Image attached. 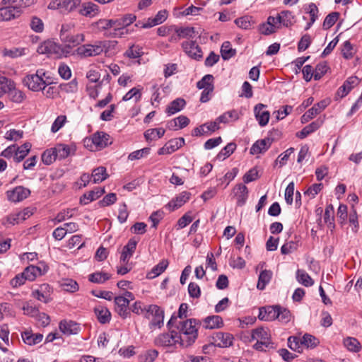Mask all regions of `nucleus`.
<instances>
[{
  "instance_id": "nucleus-21",
  "label": "nucleus",
  "mask_w": 362,
  "mask_h": 362,
  "mask_svg": "<svg viewBox=\"0 0 362 362\" xmlns=\"http://www.w3.org/2000/svg\"><path fill=\"white\" fill-rule=\"evenodd\" d=\"M265 106L263 104H257L254 108L255 117L260 126L266 125L270 117V113L268 110H264Z\"/></svg>"
},
{
  "instance_id": "nucleus-19",
  "label": "nucleus",
  "mask_w": 362,
  "mask_h": 362,
  "mask_svg": "<svg viewBox=\"0 0 362 362\" xmlns=\"http://www.w3.org/2000/svg\"><path fill=\"white\" fill-rule=\"evenodd\" d=\"M92 142L97 148L101 149L112 144L110 136L103 132H97L92 136Z\"/></svg>"
},
{
  "instance_id": "nucleus-41",
  "label": "nucleus",
  "mask_w": 362,
  "mask_h": 362,
  "mask_svg": "<svg viewBox=\"0 0 362 362\" xmlns=\"http://www.w3.org/2000/svg\"><path fill=\"white\" fill-rule=\"evenodd\" d=\"M221 57L224 60H228L235 55L236 50L231 47L230 42L226 41L221 48Z\"/></svg>"
},
{
  "instance_id": "nucleus-49",
  "label": "nucleus",
  "mask_w": 362,
  "mask_h": 362,
  "mask_svg": "<svg viewBox=\"0 0 362 362\" xmlns=\"http://www.w3.org/2000/svg\"><path fill=\"white\" fill-rule=\"evenodd\" d=\"M235 23L240 28L250 29L254 23L252 21V17L245 16L235 20Z\"/></svg>"
},
{
  "instance_id": "nucleus-9",
  "label": "nucleus",
  "mask_w": 362,
  "mask_h": 362,
  "mask_svg": "<svg viewBox=\"0 0 362 362\" xmlns=\"http://www.w3.org/2000/svg\"><path fill=\"white\" fill-rule=\"evenodd\" d=\"M329 103V102L327 100H323L315 104L313 107L310 108L301 117L302 123L308 122L317 115L320 114L326 108Z\"/></svg>"
},
{
  "instance_id": "nucleus-42",
  "label": "nucleus",
  "mask_w": 362,
  "mask_h": 362,
  "mask_svg": "<svg viewBox=\"0 0 362 362\" xmlns=\"http://www.w3.org/2000/svg\"><path fill=\"white\" fill-rule=\"evenodd\" d=\"M302 343L303 347L314 349L320 344V341L315 336L306 333L302 337Z\"/></svg>"
},
{
  "instance_id": "nucleus-1",
  "label": "nucleus",
  "mask_w": 362,
  "mask_h": 362,
  "mask_svg": "<svg viewBox=\"0 0 362 362\" xmlns=\"http://www.w3.org/2000/svg\"><path fill=\"white\" fill-rule=\"evenodd\" d=\"M35 0H2L0 8V21H8L18 18L22 13V8L33 4Z\"/></svg>"
},
{
  "instance_id": "nucleus-8",
  "label": "nucleus",
  "mask_w": 362,
  "mask_h": 362,
  "mask_svg": "<svg viewBox=\"0 0 362 362\" xmlns=\"http://www.w3.org/2000/svg\"><path fill=\"white\" fill-rule=\"evenodd\" d=\"M213 344L221 348H226L233 345V336L228 332H218L212 336Z\"/></svg>"
},
{
  "instance_id": "nucleus-5",
  "label": "nucleus",
  "mask_w": 362,
  "mask_h": 362,
  "mask_svg": "<svg viewBox=\"0 0 362 362\" xmlns=\"http://www.w3.org/2000/svg\"><path fill=\"white\" fill-rule=\"evenodd\" d=\"M152 319L150 322V327L160 328L163 325L164 310L157 305H149L146 309L145 317Z\"/></svg>"
},
{
  "instance_id": "nucleus-20",
  "label": "nucleus",
  "mask_w": 362,
  "mask_h": 362,
  "mask_svg": "<svg viewBox=\"0 0 362 362\" xmlns=\"http://www.w3.org/2000/svg\"><path fill=\"white\" fill-rule=\"evenodd\" d=\"M201 322L202 327L209 329H218L224 325L222 317L219 315L208 316Z\"/></svg>"
},
{
  "instance_id": "nucleus-16",
  "label": "nucleus",
  "mask_w": 362,
  "mask_h": 362,
  "mask_svg": "<svg viewBox=\"0 0 362 362\" xmlns=\"http://www.w3.org/2000/svg\"><path fill=\"white\" fill-rule=\"evenodd\" d=\"M218 122L215 121L205 123L198 127L194 128L192 132L193 136H200L204 134H209L211 132H214L219 129Z\"/></svg>"
},
{
  "instance_id": "nucleus-3",
  "label": "nucleus",
  "mask_w": 362,
  "mask_h": 362,
  "mask_svg": "<svg viewBox=\"0 0 362 362\" xmlns=\"http://www.w3.org/2000/svg\"><path fill=\"white\" fill-rule=\"evenodd\" d=\"M202 322L197 319H189L181 322L177 329H180V334L185 339V347L191 346L197 338V326H201Z\"/></svg>"
},
{
  "instance_id": "nucleus-32",
  "label": "nucleus",
  "mask_w": 362,
  "mask_h": 362,
  "mask_svg": "<svg viewBox=\"0 0 362 362\" xmlns=\"http://www.w3.org/2000/svg\"><path fill=\"white\" fill-rule=\"evenodd\" d=\"M94 311L98 320L100 323L105 324L110 322L111 319V313L107 308L98 306L95 308Z\"/></svg>"
},
{
  "instance_id": "nucleus-44",
  "label": "nucleus",
  "mask_w": 362,
  "mask_h": 362,
  "mask_svg": "<svg viewBox=\"0 0 362 362\" xmlns=\"http://www.w3.org/2000/svg\"><path fill=\"white\" fill-rule=\"evenodd\" d=\"M251 338L252 340L256 341L265 340L267 341H270L267 332L262 327H259L257 329H253L251 334Z\"/></svg>"
},
{
  "instance_id": "nucleus-12",
  "label": "nucleus",
  "mask_w": 362,
  "mask_h": 362,
  "mask_svg": "<svg viewBox=\"0 0 362 362\" xmlns=\"http://www.w3.org/2000/svg\"><path fill=\"white\" fill-rule=\"evenodd\" d=\"M115 311L123 319L130 316V311L128 308V298L122 296H117L115 298Z\"/></svg>"
},
{
  "instance_id": "nucleus-25",
  "label": "nucleus",
  "mask_w": 362,
  "mask_h": 362,
  "mask_svg": "<svg viewBox=\"0 0 362 362\" xmlns=\"http://www.w3.org/2000/svg\"><path fill=\"white\" fill-rule=\"evenodd\" d=\"M105 192V191L104 188L95 187L93 190L84 194L81 197L80 202L84 205L88 204L90 202L96 200L100 197Z\"/></svg>"
},
{
  "instance_id": "nucleus-43",
  "label": "nucleus",
  "mask_w": 362,
  "mask_h": 362,
  "mask_svg": "<svg viewBox=\"0 0 362 362\" xmlns=\"http://www.w3.org/2000/svg\"><path fill=\"white\" fill-rule=\"evenodd\" d=\"M175 33L180 38H193L195 36V29L193 27L176 28Z\"/></svg>"
},
{
  "instance_id": "nucleus-60",
  "label": "nucleus",
  "mask_w": 362,
  "mask_h": 362,
  "mask_svg": "<svg viewBox=\"0 0 362 362\" xmlns=\"http://www.w3.org/2000/svg\"><path fill=\"white\" fill-rule=\"evenodd\" d=\"M30 26L31 29L36 33H42L44 30V23L42 21L36 16L32 18Z\"/></svg>"
},
{
  "instance_id": "nucleus-26",
  "label": "nucleus",
  "mask_w": 362,
  "mask_h": 362,
  "mask_svg": "<svg viewBox=\"0 0 362 362\" xmlns=\"http://www.w3.org/2000/svg\"><path fill=\"white\" fill-rule=\"evenodd\" d=\"M269 138L257 140L250 148V153L252 155L264 153L270 146Z\"/></svg>"
},
{
  "instance_id": "nucleus-46",
  "label": "nucleus",
  "mask_w": 362,
  "mask_h": 362,
  "mask_svg": "<svg viewBox=\"0 0 362 362\" xmlns=\"http://www.w3.org/2000/svg\"><path fill=\"white\" fill-rule=\"evenodd\" d=\"M158 356V351L156 349H150L139 356V362H153Z\"/></svg>"
},
{
  "instance_id": "nucleus-59",
  "label": "nucleus",
  "mask_w": 362,
  "mask_h": 362,
  "mask_svg": "<svg viewBox=\"0 0 362 362\" xmlns=\"http://www.w3.org/2000/svg\"><path fill=\"white\" fill-rule=\"evenodd\" d=\"M136 16L132 13L126 14L122 18H118L119 22V29L131 25L136 21Z\"/></svg>"
},
{
  "instance_id": "nucleus-22",
  "label": "nucleus",
  "mask_w": 362,
  "mask_h": 362,
  "mask_svg": "<svg viewBox=\"0 0 362 362\" xmlns=\"http://www.w3.org/2000/svg\"><path fill=\"white\" fill-rule=\"evenodd\" d=\"M54 149L55 151V156H57L59 159L62 160L71 154H74L76 151V146L59 144H57Z\"/></svg>"
},
{
  "instance_id": "nucleus-23",
  "label": "nucleus",
  "mask_w": 362,
  "mask_h": 362,
  "mask_svg": "<svg viewBox=\"0 0 362 362\" xmlns=\"http://www.w3.org/2000/svg\"><path fill=\"white\" fill-rule=\"evenodd\" d=\"M191 194L188 192H182L177 195L175 199H172L168 204L167 207L170 211H174L181 207L185 203H186L190 198Z\"/></svg>"
},
{
  "instance_id": "nucleus-27",
  "label": "nucleus",
  "mask_w": 362,
  "mask_h": 362,
  "mask_svg": "<svg viewBox=\"0 0 362 362\" xmlns=\"http://www.w3.org/2000/svg\"><path fill=\"white\" fill-rule=\"evenodd\" d=\"M61 40L62 42L74 47L84 42L85 36L83 33H78L76 35L69 33L66 36L63 35Z\"/></svg>"
},
{
  "instance_id": "nucleus-58",
  "label": "nucleus",
  "mask_w": 362,
  "mask_h": 362,
  "mask_svg": "<svg viewBox=\"0 0 362 362\" xmlns=\"http://www.w3.org/2000/svg\"><path fill=\"white\" fill-rule=\"evenodd\" d=\"M328 66L326 62L319 63L314 71V79L320 80L327 73Z\"/></svg>"
},
{
  "instance_id": "nucleus-52",
  "label": "nucleus",
  "mask_w": 362,
  "mask_h": 362,
  "mask_svg": "<svg viewBox=\"0 0 362 362\" xmlns=\"http://www.w3.org/2000/svg\"><path fill=\"white\" fill-rule=\"evenodd\" d=\"M143 54L142 49L139 46L132 45L125 52L124 56L129 59H136Z\"/></svg>"
},
{
  "instance_id": "nucleus-62",
  "label": "nucleus",
  "mask_w": 362,
  "mask_h": 362,
  "mask_svg": "<svg viewBox=\"0 0 362 362\" xmlns=\"http://www.w3.org/2000/svg\"><path fill=\"white\" fill-rule=\"evenodd\" d=\"M293 110V107L290 105H284L281 109H279L277 111H274L273 112L274 114H276V119L277 121H279L281 119H283L286 116H287L288 114L291 112Z\"/></svg>"
},
{
  "instance_id": "nucleus-45",
  "label": "nucleus",
  "mask_w": 362,
  "mask_h": 362,
  "mask_svg": "<svg viewBox=\"0 0 362 362\" xmlns=\"http://www.w3.org/2000/svg\"><path fill=\"white\" fill-rule=\"evenodd\" d=\"M60 285L63 290L71 293L77 291L79 288L77 282L71 279L63 280Z\"/></svg>"
},
{
  "instance_id": "nucleus-31",
  "label": "nucleus",
  "mask_w": 362,
  "mask_h": 362,
  "mask_svg": "<svg viewBox=\"0 0 362 362\" xmlns=\"http://www.w3.org/2000/svg\"><path fill=\"white\" fill-rule=\"evenodd\" d=\"M168 261L167 259L161 260L157 265H156L146 275V278L152 279L162 274L168 266Z\"/></svg>"
},
{
  "instance_id": "nucleus-51",
  "label": "nucleus",
  "mask_w": 362,
  "mask_h": 362,
  "mask_svg": "<svg viewBox=\"0 0 362 362\" xmlns=\"http://www.w3.org/2000/svg\"><path fill=\"white\" fill-rule=\"evenodd\" d=\"M269 281L270 276L269 274V271H262L259 275L258 282L257 285V288L259 290L264 289L266 285L269 282Z\"/></svg>"
},
{
  "instance_id": "nucleus-6",
  "label": "nucleus",
  "mask_w": 362,
  "mask_h": 362,
  "mask_svg": "<svg viewBox=\"0 0 362 362\" xmlns=\"http://www.w3.org/2000/svg\"><path fill=\"white\" fill-rule=\"evenodd\" d=\"M45 75L42 69L37 70L36 74L27 75L23 80V84L33 91H39L42 89L45 81L42 76Z\"/></svg>"
},
{
  "instance_id": "nucleus-48",
  "label": "nucleus",
  "mask_w": 362,
  "mask_h": 362,
  "mask_svg": "<svg viewBox=\"0 0 362 362\" xmlns=\"http://www.w3.org/2000/svg\"><path fill=\"white\" fill-rule=\"evenodd\" d=\"M339 16V13L338 12H332L328 14L323 22V29L328 30L332 27L338 20Z\"/></svg>"
},
{
  "instance_id": "nucleus-33",
  "label": "nucleus",
  "mask_w": 362,
  "mask_h": 362,
  "mask_svg": "<svg viewBox=\"0 0 362 362\" xmlns=\"http://www.w3.org/2000/svg\"><path fill=\"white\" fill-rule=\"evenodd\" d=\"M23 341L30 346L37 344L40 343L42 339L43 335L41 334H33L30 332L25 331L21 334Z\"/></svg>"
},
{
  "instance_id": "nucleus-35",
  "label": "nucleus",
  "mask_w": 362,
  "mask_h": 362,
  "mask_svg": "<svg viewBox=\"0 0 362 362\" xmlns=\"http://www.w3.org/2000/svg\"><path fill=\"white\" fill-rule=\"evenodd\" d=\"M30 148L31 144L29 142L25 143L20 147L17 146L16 155L13 156L14 161L16 163L22 161L29 153Z\"/></svg>"
},
{
  "instance_id": "nucleus-38",
  "label": "nucleus",
  "mask_w": 362,
  "mask_h": 362,
  "mask_svg": "<svg viewBox=\"0 0 362 362\" xmlns=\"http://www.w3.org/2000/svg\"><path fill=\"white\" fill-rule=\"evenodd\" d=\"M239 118V115L238 112L235 110H230L228 112H226L223 115L218 117L216 119V122H218V124L219 125L220 123H228L230 122V120H237Z\"/></svg>"
},
{
  "instance_id": "nucleus-37",
  "label": "nucleus",
  "mask_w": 362,
  "mask_h": 362,
  "mask_svg": "<svg viewBox=\"0 0 362 362\" xmlns=\"http://www.w3.org/2000/svg\"><path fill=\"white\" fill-rule=\"evenodd\" d=\"M288 339V347L298 353L303 352L302 338L299 336H290Z\"/></svg>"
},
{
  "instance_id": "nucleus-64",
  "label": "nucleus",
  "mask_w": 362,
  "mask_h": 362,
  "mask_svg": "<svg viewBox=\"0 0 362 362\" xmlns=\"http://www.w3.org/2000/svg\"><path fill=\"white\" fill-rule=\"evenodd\" d=\"M117 201V195L115 193H109L105 195L98 204L100 206H107L113 204Z\"/></svg>"
},
{
  "instance_id": "nucleus-28",
  "label": "nucleus",
  "mask_w": 362,
  "mask_h": 362,
  "mask_svg": "<svg viewBox=\"0 0 362 362\" xmlns=\"http://www.w3.org/2000/svg\"><path fill=\"white\" fill-rule=\"evenodd\" d=\"M28 53L29 49L26 47H13L11 49L4 48L2 50L3 57H8L12 59L26 55Z\"/></svg>"
},
{
  "instance_id": "nucleus-13",
  "label": "nucleus",
  "mask_w": 362,
  "mask_h": 362,
  "mask_svg": "<svg viewBox=\"0 0 362 362\" xmlns=\"http://www.w3.org/2000/svg\"><path fill=\"white\" fill-rule=\"evenodd\" d=\"M233 192L236 199L237 206H243L245 205L249 194L247 187L245 185L240 183L234 187Z\"/></svg>"
},
{
  "instance_id": "nucleus-47",
  "label": "nucleus",
  "mask_w": 362,
  "mask_h": 362,
  "mask_svg": "<svg viewBox=\"0 0 362 362\" xmlns=\"http://www.w3.org/2000/svg\"><path fill=\"white\" fill-rule=\"evenodd\" d=\"M344 346L351 351L358 352L361 349V344L356 338L347 337L344 341Z\"/></svg>"
},
{
  "instance_id": "nucleus-17",
  "label": "nucleus",
  "mask_w": 362,
  "mask_h": 362,
  "mask_svg": "<svg viewBox=\"0 0 362 362\" xmlns=\"http://www.w3.org/2000/svg\"><path fill=\"white\" fill-rule=\"evenodd\" d=\"M33 214L30 208H25L23 211L16 214H10L6 217V222L11 225L18 224L21 222L26 220Z\"/></svg>"
},
{
  "instance_id": "nucleus-39",
  "label": "nucleus",
  "mask_w": 362,
  "mask_h": 362,
  "mask_svg": "<svg viewBox=\"0 0 362 362\" xmlns=\"http://www.w3.org/2000/svg\"><path fill=\"white\" fill-rule=\"evenodd\" d=\"M111 278V275L106 272H95L88 276V280L95 284H103Z\"/></svg>"
},
{
  "instance_id": "nucleus-55",
  "label": "nucleus",
  "mask_w": 362,
  "mask_h": 362,
  "mask_svg": "<svg viewBox=\"0 0 362 362\" xmlns=\"http://www.w3.org/2000/svg\"><path fill=\"white\" fill-rule=\"evenodd\" d=\"M134 98L135 101L138 102L141 98V93L139 89L136 88H132L128 91L122 98L123 101H128Z\"/></svg>"
},
{
  "instance_id": "nucleus-50",
  "label": "nucleus",
  "mask_w": 362,
  "mask_h": 362,
  "mask_svg": "<svg viewBox=\"0 0 362 362\" xmlns=\"http://www.w3.org/2000/svg\"><path fill=\"white\" fill-rule=\"evenodd\" d=\"M214 76L211 74L205 75L200 81L197 83V87L199 89L209 88L210 87H214L213 84Z\"/></svg>"
},
{
  "instance_id": "nucleus-4",
  "label": "nucleus",
  "mask_w": 362,
  "mask_h": 362,
  "mask_svg": "<svg viewBox=\"0 0 362 362\" xmlns=\"http://www.w3.org/2000/svg\"><path fill=\"white\" fill-rule=\"evenodd\" d=\"M185 339L177 332L171 330L170 332L158 334L154 339V344L157 346L172 347L179 344L184 346Z\"/></svg>"
},
{
  "instance_id": "nucleus-36",
  "label": "nucleus",
  "mask_w": 362,
  "mask_h": 362,
  "mask_svg": "<svg viewBox=\"0 0 362 362\" xmlns=\"http://www.w3.org/2000/svg\"><path fill=\"white\" fill-rule=\"evenodd\" d=\"M296 278L300 284L306 287L311 286L314 284V281L310 277V276L303 269L297 270Z\"/></svg>"
},
{
  "instance_id": "nucleus-57",
  "label": "nucleus",
  "mask_w": 362,
  "mask_h": 362,
  "mask_svg": "<svg viewBox=\"0 0 362 362\" xmlns=\"http://www.w3.org/2000/svg\"><path fill=\"white\" fill-rule=\"evenodd\" d=\"M334 207L332 204L328 205L325 210L324 220L329 226L334 228Z\"/></svg>"
},
{
  "instance_id": "nucleus-61",
  "label": "nucleus",
  "mask_w": 362,
  "mask_h": 362,
  "mask_svg": "<svg viewBox=\"0 0 362 362\" xmlns=\"http://www.w3.org/2000/svg\"><path fill=\"white\" fill-rule=\"evenodd\" d=\"M36 271H37V269H35L34 265H30L24 269L23 275H24L26 280L33 281L39 276L38 274H37Z\"/></svg>"
},
{
  "instance_id": "nucleus-24",
  "label": "nucleus",
  "mask_w": 362,
  "mask_h": 362,
  "mask_svg": "<svg viewBox=\"0 0 362 362\" xmlns=\"http://www.w3.org/2000/svg\"><path fill=\"white\" fill-rule=\"evenodd\" d=\"M59 329L64 334L71 335L79 332L80 326L78 323L71 320H62L59 323Z\"/></svg>"
},
{
  "instance_id": "nucleus-40",
  "label": "nucleus",
  "mask_w": 362,
  "mask_h": 362,
  "mask_svg": "<svg viewBox=\"0 0 362 362\" xmlns=\"http://www.w3.org/2000/svg\"><path fill=\"white\" fill-rule=\"evenodd\" d=\"M165 131L163 128L149 129L144 132V137L147 141L156 140L161 138Z\"/></svg>"
},
{
  "instance_id": "nucleus-18",
  "label": "nucleus",
  "mask_w": 362,
  "mask_h": 362,
  "mask_svg": "<svg viewBox=\"0 0 362 362\" xmlns=\"http://www.w3.org/2000/svg\"><path fill=\"white\" fill-rule=\"evenodd\" d=\"M61 45L55 43L54 42L47 40L38 46L37 52L42 54H59Z\"/></svg>"
},
{
  "instance_id": "nucleus-53",
  "label": "nucleus",
  "mask_w": 362,
  "mask_h": 362,
  "mask_svg": "<svg viewBox=\"0 0 362 362\" xmlns=\"http://www.w3.org/2000/svg\"><path fill=\"white\" fill-rule=\"evenodd\" d=\"M54 148L46 150L42 155V161L45 165L52 164L57 158Z\"/></svg>"
},
{
  "instance_id": "nucleus-14",
  "label": "nucleus",
  "mask_w": 362,
  "mask_h": 362,
  "mask_svg": "<svg viewBox=\"0 0 362 362\" xmlns=\"http://www.w3.org/2000/svg\"><path fill=\"white\" fill-rule=\"evenodd\" d=\"M294 16L290 11H281L276 18L273 17V29L276 26V24L283 25L284 26L288 27L293 24ZM273 32L274 30H273Z\"/></svg>"
},
{
  "instance_id": "nucleus-54",
  "label": "nucleus",
  "mask_w": 362,
  "mask_h": 362,
  "mask_svg": "<svg viewBox=\"0 0 362 362\" xmlns=\"http://www.w3.org/2000/svg\"><path fill=\"white\" fill-rule=\"evenodd\" d=\"M341 54L346 59H350L354 57V47L349 40L344 42L341 48Z\"/></svg>"
},
{
  "instance_id": "nucleus-29",
  "label": "nucleus",
  "mask_w": 362,
  "mask_h": 362,
  "mask_svg": "<svg viewBox=\"0 0 362 362\" xmlns=\"http://www.w3.org/2000/svg\"><path fill=\"white\" fill-rule=\"evenodd\" d=\"M7 92L8 93V96L10 99L13 102L16 103H22L25 98V95L23 91L16 89L13 87V82L12 81L11 86H8Z\"/></svg>"
},
{
  "instance_id": "nucleus-2",
  "label": "nucleus",
  "mask_w": 362,
  "mask_h": 362,
  "mask_svg": "<svg viewBox=\"0 0 362 362\" xmlns=\"http://www.w3.org/2000/svg\"><path fill=\"white\" fill-rule=\"evenodd\" d=\"M116 41L96 40L93 44H84L76 49V54L81 58L99 56L103 52L107 54L111 47H115Z\"/></svg>"
},
{
  "instance_id": "nucleus-34",
  "label": "nucleus",
  "mask_w": 362,
  "mask_h": 362,
  "mask_svg": "<svg viewBox=\"0 0 362 362\" xmlns=\"http://www.w3.org/2000/svg\"><path fill=\"white\" fill-rule=\"evenodd\" d=\"M91 176L93 183H99L105 180L108 177L106 168L103 166L98 167L93 170Z\"/></svg>"
},
{
  "instance_id": "nucleus-56",
  "label": "nucleus",
  "mask_w": 362,
  "mask_h": 362,
  "mask_svg": "<svg viewBox=\"0 0 362 362\" xmlns=\"http://www.w3.org/2000/svg\"><path fill=\"white\" fill-rule=\"evenodd\" d=\"M150 151L151 148L148 147L135 151L129 155L128 159L130 160L140 159L143 157L148 156L150 153Z\"/></svg>"
},
{
  "instance_id": "nucleus-63",
  "label": "nucleus",
  "mask_w": 362,
  "mask_h": 362,
  "mask_svg": "<svg viewBox=\"0 0 362 362\" xmlns=\"http://www.w3.org/2000/svg\"><path fill=\"white\" fill-rule=\"evenodd\" d=\"M272 313V306H263L259 308L258 318L262 321H269Z\"/></svg>"
},
{
  "instance_id": "nucleus-11",
  "label": "nucleus",
  "mask_w": 362,
  "mask_h": 362,
  "mask_svg": "<svg viewBox=\"0 0 362 362\" xmlns=\"http://www.w3.org/2000/svg\"><path fill=\"white\" fill-rule=\"evenodd\" d=\"M77 12L81 16L92 18L99 13V7L91 1L81 2Z\"/></svg>"
},
{
  "instance_id": "nucleus-7",
  "label": "nucleus",
  "mask_w": 362,
  "mask_h": 362,
  "mask_svg": "<svg viewBox=\"0 0 362 362\" xmlns=\"http://www.w3.org/2000/svg\"><path fill=\"white\" fill-rule=\"evenodd\" d=\"M6 194L9 202L16 203L26 199L30 194V190L23 186H17Z\"/></svg>"
},
{
  "instance_id": "nucleus-15",
  "label": "nucleus",
  "mask_w": 362,
  "mask_h": 362,
  "mask_svg": "<svg viewBox=\"0 0 362 362\" xmlns=\"http://www.w3.org/2000/svg\"><path fill=\"white\" fill-rule=\"evenodd\" d=\"M275 319L286 324L291 319V313L288 309L279 305H273V320Z\"/></svg>"
},
{
  "instance_id": "nucleus-10",
  "label": "nucleus",
  "mask_w": 362,
  "mask_h": 362,
  "mask_svg": "<svg viewBox=\"0 0 362 362\" xmlns=\"http://www.w3.org/2000/svg\"><path fill=\"white\" fill-rule=\"evenodd\" d=\"M182 47L185 53L191 58L200 60L203 55L200 47L194 41L183 42Z\"/></svg>"
},
{
  "instance_id": "nucleus-30",
  "label": "nucleus",
  "mask_w": 362,
  "mask_h": 362,
  "mask_svg": "<svg viewBox=\"0 0 362 362\" xmlns=\"http://www.w3.org/2000/svg\"><path fill=\"white\" fill-rule=\"evenodd\" d=\"M186 105V102L183 98H178L173 100L166 108V113L169 115H173L182 110Z\"/></svg>"
}]
</instances>
